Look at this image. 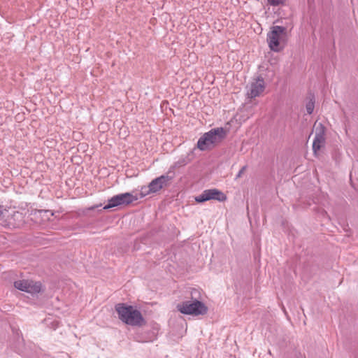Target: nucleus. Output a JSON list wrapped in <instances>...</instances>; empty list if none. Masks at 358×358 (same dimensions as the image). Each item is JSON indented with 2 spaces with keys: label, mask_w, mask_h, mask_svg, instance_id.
<instances>
[{
  "label": "nucleus",
  "mask_w": 358,
  "mask_h": 358,
  "mask_svg": "<svg viewBox=\"0 0 358 358\" xmlns=\"http://www.w3.org/2000/svg\"><path fill=\"white\" fill-rule=\"evenodd\" d=\"M115 310L118 314L119 319L128 325L143 327L146 324L141 313L132 306L120 303L115 305Z\"/></svg>",
  "instance_id": "nucleus-1"
},
{
  "label": "nucleus",
  "mask_w": 358,
  "mask_h": 358,
  "mask_svg": "<svg viewBox=\"0 0 358 358\" xmlns=\"http://www.w3.org/2000/svg\"><path fill=\"white\" fill-rule=\"evenodd\" d=\"M26 292L31 294H37L39 293L41 290V283L40 282H34L32 280H29V285H27Z\"/></svg>",
  "instance_id": "nucleus-9"
},
{
  "label": "nucleus",
  "mask_w": 358,
  "mask_h": 358,
  "mask_svg": "<svg viewBox=\"0 0 358 358\" xmlns=\"http://www.w3.org/2000/svg\"><path fill=\"white\" fill-rule=\"evenodd\" d=\"M246 169V166H243L241 170L238 171L237 176H236V178H240L241 177V176L243 174V173L245 172Z\"/></svg>",
  "instance_id": "nucleus-17"
},
{
  "label": "nucleus",
  "mask_w": 358,
  "mask_h": 358,
  "mask_svg": "<svg viewBox=\"0 0 358 358\" xmlns=\"http://www.w3.org/2000/svg\"><path fill=\"white\" fill-rule=\"evenodd\" d=\"M265 89L264 80L262 78H258L250 85V90L248 91V96L250 99L259 96Z\"/></svg>",
  "instance_id": "nucleus-8"
},
{
  "label": "nucleus",
  "mask_w": 358,
  "mask_h": 358,
  "mask_svg": "<svg viewBox=\"0 0 358 358\" xmlns=\"http://www.w3.org/2000/svg\"><path fill=\"white\" fill-rule=\"evenodd\" d=\"M172 177L168 175H162L151 181L149 184L150 191L152 193H155L162 189L164 187H166L170 181L172 180Z\"/></svg>",
  "instance_id": "nucleus-7"
},
{
  "label": "nucleus",
  "mask_w": 358,
  "mask_h": 358,
  "mask_svg": "<svg viewBox=\"0 0 358 358\" xmlns=\"http://www.w3.org/2000/svg\"><path fill=\"white\" fill-rule=\"evenodd\" d=\"M138 197L136 195H133L129 192L119 194L108 199V203L103 207V209L108 210L109 208L122 205H129L132 202L138 200Z\"/></svg>",
  "instance_id": "nucleus-5"
},
{
  "label": "nucleus",
  "mask_w": 358,
  "mask_h": 358,
  "mask_svg": "<svg viewBox=\"0 0 358 358\" xmlns=\"http://www.w3.org/2000/svg\"><path fill=\"white\" fill-rule=\"evenodd\" d=\"M29 285V280H17L14 282V286L16 289L26 292L27 289V285Z\"/></svg>",
  "instance_id": "nucleus-12"
},
{
  "label": "nucleus",
  "mask_w": 358,
  "mask_h": 358,
  "mask_svg": "<svg viewBox=\"0 0 358 358\" xmlns=\"http://www.w3.org/2000/svg\"><path fill=\"white\" fill-rule=\"evenodd\" d=\"M177 309L185 315H203L208 312L207 306L201 301L186 300L178 303Z\"/></svg>",
  "instance_id": "nucleus-3"
},
{
  "label": "nucleus",
  "mask_w": 358,
  "mask_h": 358,
  "mask_svg": "<svg viewBox=\"0 0 358 358\" xmlns=\"http://www.w3.org/2000/svg\"><path fill=\"white\" fill-rule=\"evenodd\" d=\"M268 3L271 6H279L283 3V0H267Z\"/></svg>",
  "instance_id": "nucleus-16"
},
{
  "label": "nucleus",
  "mask_w": 358,
  "mask_h": 358,
  "mask_svg": "<svg viewBox=\"0 0 358 358\" xmlns=\"http://www.w3.org/2000/svg\"><path fill=\"white\" fill-rule=\"evenodd\" d=\"M309 99H310V100L306 105V111H307L308 114L310 115L313 112L314 107H315L314 95L310 94Z\"/></svg>",
  "instance_id": "nucleus-14"
},
{
  "label": "nucleus",
  "mask_w": 358,
  "mask_h": 358,
  "mask_svg": "<svg viewBox=\"0 0 358 358\" xmlns=\"http://www.w3.org/2000/svg\"><path fill=\"white\" fill-rule=\"evenodd\" d=\"M326 142V139H320L317 138H314L313 143V151L315 155H317V152L324 146Z\"/></svg>",
  "instance_id": "nucleus-11"
},
{
  "label": "nucleus",
  "mask_w": 358,
  "mask_h": 358,
  "mask_svg": "<svg viewBox=\"0 0 358 358\" xmlns=\"http://www.w3.org/2000/svg\"><path fill=\"white\" fill-rule=\"evenodd\" d=\"M96 207L95 206H93L92 208H90L91 210H94Z\"/></svg>",
  "instance_id": "nucleus-19"
},
{
  "label": "nucleus",
  "mask_w": 358,
  "mask_h": 358,
  "mask_svg": "<svg viewBox=\"0 0 358 358\" xmlns=\"http://www.w3.org/2000/svg\"><path fill=\"white\" fill-rule=\"evenodd\" d=\"M148 189H150L149 185L147 187H143L141 189L140 197L143 198L145 196H146L147 194H148L149 193H152V192Z\"/></svg>",
  "instance_id": "nucleus-15"
},
{
  "label": "nucleus",
  "mask_w": 358,
  "mask_h": 358,
  "mask_svg": "<svg viewBox=\"0 0 358 358\" xmlns=\"http://www.w3.org/2000/svg\"><path fill=\"white\" fill-rule=\"evenodd\" d=\"M286 28L281 26H274L267 34V41L271 50L279 52L281 50L280 39L282 35L285 34Z\"/></svg>",
  "instance_id": "nucleus-4"
},
{
  "label": "nucleus",
  "mask_w": 358,
  "mask_h": 358,
  "mask_svg": "<svg viewBox=\"0 0 358 358\" xmlns=\"http://www.w3.org/2000/svg\"><path fill=\"white\" fill-rule=\"evenodd\" d=\"M227 136V131L222 127L210 129L202 135L197 142V148L201 150H210L220 143Z\"/></svg>",
  "instance_id": "nucleus-2"
},
{
  "label": "nucleus",
  "mask_w": 358,
  "mask_h": 358,
  "mask_svg": "<svg viewBox=\"0 0 358 358\" xmlns=\"http://www.w3.org/2000/svg\"><path fill=\"white\" fill-rule=\"evenodd\" d=\"M211 199L224 201L227 200V196L217 189H209L204 190L201 194L195 197V201L197 203H203Z\"/></svg>",
  "instance_id": "nucleus-6"
},
{
  "label": "nucleus",
  "mask_w": 358,
  "mask_h": 358,
  "mask_svg": "<svg viewBox=\"0 0 358 358\" xmlns=\"http://www.w3.org/2000/svg\"><path fill=\"white\" fill-rule=\"evenodd\" d=\"M188 299V300L193 301H201V294L197 289H192L190 291V297Z\"/></svg>",
  "instance_id": "nucleus-13"
},
{
  "label": "nucleus",
  "mask_w": 358,
  "mask_h": 358,
  "mask_svg": "<svg viewBox=\"0 0 358 358\" xmlns=\"http://www.w3.org/2000/svg\"><path fill=\"white\" fill-rule=\"evenodd\" d=\"M3 208L2 206H0V217L1 216V215L3 214V211L1 210V208Z\"/></svg>",
  "instance_id": "nucleus-18"
},
{
  "label": "nucleus",
  "mask_w": 358,
  "mask_h": 358,
  "mask_svg": "<svg viewBox=\"0 0 358 358\" xmlns=\"http://www.w3.org/2000/svg\"><path fill=\"white\" fill-rule=\"evenodd\" d=\"M315 138H320V139H326L325 138V134H326V128L322 124L319 123L317 124V123L315 124Z\"/></svg>",
  "instance_id": "nucleus-10"
}]
</instances>
